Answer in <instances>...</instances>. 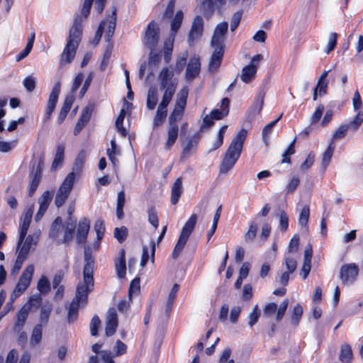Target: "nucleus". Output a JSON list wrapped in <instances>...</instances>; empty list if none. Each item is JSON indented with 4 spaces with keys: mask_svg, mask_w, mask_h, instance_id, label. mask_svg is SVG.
<instances>
[{
    "mask_svg": "<svg viewBox=\"0 0 363 363\" xmlns=\"http://www.w3.org/2000/svg\"><path fill=\"white\" fill-rule=\"evenodd\" d=\"M84 261L85 264L83 271L84 281L77 285L75 297L72 299L67 308V320L69 323L77 320L80 304L86 303L88 293L91 291L94 287L93 274L94 260L87 250L84 251Z\"/></svg>",
    "mask_w": 363,
    "mask_h": 363,
    "instance_id": "f257e3e1",
    "label": "nucleus"
},
{
    "mask_svg": "<svg viewBox=\"0 0 363 363\" xmlns=\"http://www.w3.org/2000/svg\"><path fill=\"white\" fill-rule=\"evenodd\" d=\"M94 0H84L81 14L77 15L69 33V37L60 55V64L70 63L75 57L77 49L82 35V22L88 17Z\"/></svg>",
    "mask_w": 363,
    "mask_h": 363,
    "instance_id": "f03ea898",
    "label": "nucleus"
},
{
    "mask_svg": "<svg viewBox=\"0 0 363 363\" xmlns=\"http://www.w3.org/2000/svg\"><path fill=\"white\" fill-rule=\"evenodd\" d=\"M324 109L325 108L323 104L318 105V106L316 108L315 112L313 113L311 118V123H315L320 119L323 113Z\"/></svg>",
    "mask_w": 363,
    "mask_h": 363,
    "instance_id": "338daca9",
    "label": "nucleus"
},
{
    "mask_svg": "<svg viewBox=\"0 0 363 363\" xmlns=\"http://www.w3.org/2000/svg\"><path fill=\"white\" fill-rule=\"evenodd\" d=\"M203 20L200 16H196L192 22L191 30L188 36L189 45H192L195 40H199L203 35Z\"/></svg>",
    "mask_w": 363,
    "mask_h": 363,
    "instance_id": "ddd939ff",
    "label": "nucleus"
},
{
    "mask_svg": "<svg viewBox=\"0 0 363 363\" xmlns=\"http://www.w3.org/2000/svg\"><path fill=\"white\" fill-rule=\"evenodd\" d=\"M352 355V348L348 344H345L341 346L340 360L342 363H351Z\"/></svg>",
    "mask_w": 363,
    "mask_h": 363,
    "instance_id": "473e14b6",
    "label": "nucleus"
},
{
    "mask_svg": "<svg viewBox=\"0 0 363 363\" xmlns=\"http://www.w3.org/2000/svg\"><path fill=\"white\" fill-rule=\"evenodd\" d=\"M183 192L182 188V181L180 177L177 178L173 186H172L171 190V203L173 205H175L178 203L179 199Z\"/></svg>",
    "mask_w": 363,
    "mask_h": 363,
    "instance_id": "5701e85b",
    "label": "nucleus"
},
{
    "mask_svg": "<svg viewBox=\"0 0 363 363\" xmlns=\"http://www.w3.org/2000/svg\"><path fill=\"white\" fill-rule=\"evenodd\" d=\"M35 268L33 264H29L23 270L21 274L18 283L11 295V299L12 301L19 297L30 286Z\"/></svg>",
    "mask_w": 363,
    "mask_h": 363,
    "instance_id": "0eeeda50",
    "label": "nucleus"
},
{
    "mask_svg": "<svg viewBox=\"0 0 363 363\" xmlns=\"http://www.w3.org/2000/svg\"><path fill=\"white\" fill-rule=\"evenodd\" d=\"M296 139H294L288 147L287 150L282 155V163H289L290 158L289 156L292 155L295 153L294 145H295Z\"/></svg>",
    "mask_w": 363,
    "mask_h": 363,
    "instance_id": "5fc2aeb1",
    "label": "nucleus"
},
{
    "mask_svg": "<svg viewBox=\"0 0 363 363\" xmlns=\"http://www.w3.org/2000/svg\"><path fill=\"white\" fill-rule=\"evenodd\" d=\"M189 89L183 87L177 95V100L173 111L169 116V127L167 130V140L165 143V148L169 150L176 142L179 135V127L177 122L180 121L183 116L185 109Z\"/></svg>",
    "mask_w": 363,
    "mask_h": 363,
    "instance_id": "7ed1b4c3",
    "label": "nucleus"
},
{
    "mask_svg": "<svg viewBox=\"0 0 363 363\" xmlns=\"http://www.w3.org/2000/svg\"><path fill=\"white\" fill-rule=\"evenodd\" d=\"M157 90L155 87H150L148 90L147 98V108L150 110H153L158 101Z\"/></svg>",
    "mask_w": 363,
    "mask_h": 363,
    "instance_id": "72a5a7b5",
    "label": "nucleus"
},
{
    "mask_svg": "<svg viewBox=\"0 0 363 363\" xmlns=\"http://www.w3.org/2000/svg\"><path fill=\"white\" fill-rule=\"evenodd\" d=\"M94 230L96 233L98 240H101L105 232V225L102 220H97L95 222Z\"/></svg>",
    "mask_w": 363,
    "mask_h": 363,
    "instance_id": "4d7b16f0",
    "label": "nucleus"
},
{
    "mask_svg": "<svg viewBox=\"0 0 363 363\" xmlns=\"http://www.w3.org/2000/svg\"><path fill=\"white\" fill-rule=\"evenodd\" d=\"M52 199V194L49 191H45L40 196L38 199L39 207L42 208V211H47Z\"/></svg>",
    "mask_w": 363,
    "mask_h": 363,
    "instance_id": "e433bc0d",
    "label": "nucleus"
},
{
    "mask_svg": "<svg viewBox=\"0 0 363 363\" xmlns=\"http://www.w3.org/2000/svg\"><path fill=\"white\" fill-rule=\"evenodd\" d=\"M182 20H183V13L182 11H179L177 12L175 16L174 17V18L172 19V23H171V29H172V31L173 32L174 35H175V33L177 32V30L180 28L181 24L182 23Z\"/></svg>",
    "mask_w": 363,
    "mask_h": 363,
    "instance_id": "37998d69",
    "label": "nucleus"
},
{
    "mask_svg": "<svg viewBox=\"0 0 363 363\" xmlns=\"http://www.w3.org/2000/svg\"><path fill=\"white\" fill-rule=\"evenodd\" d=\"M302 314V306L300 304H296V306L294 308L293 314L291 315L292 323L295 325H298L300 319L301 318Z\"/></svg>",
    "mask_w": 363,
    "mask_h": 363,
    "instance_id": "3c124183",
    "label": "nucleus"
},
{
    "mask_svg": "<svg viewBox=\"0 0 363 363\" xmlns=\"http://www.w3.org/2000/svg\"><path fill=\"white\" fill-rule=\"evenodd\" d=\"M230 100L228 98H223L221 101L222 110L213 109L210 115L215 120H220L226 116L229 113Z\"/></svg>",
    "mask_w": 363,
    "mask_h": 363,
    "instance_id": "412c9836",
    "label": "nucleus"
},
{
    "mask_svg": "<svg viewBox=\"0 0 363 363\" xmlns=\"http://www.w3.org/2000/svg\"><path fill=\"white\" fill-rule=\"evenodd\" d=\"M363 122V112L359 111L347 125L352 130H357Z\"/></svg>",
    "mask_w": 363,
    "mask_h": 363,
    "instance_id": "a19ab883",
    "label": "nucleus"
},
{
    "mask_svg": "<svg viewBox=\"0 0 363 363\" xmlns=\"http://www.w3.org/2000/svg\"><path fill=\"white\" fill-rule=\"evenodd\" d=\"M75 180V173L70 172L60 185L55 199L57 208L62 206L69 196Z\"/></svg>",
    "mask_w": 363,
    "mask_h": 363,
    "instance_id": "6e6552de",
    "label": "nucleus"
},
{
    "mask_svg": "<svg viewBox=\"0 0 363 363\" xmlns=\"http://www.w3.org/2000/svg\"><path fill=\"white\" fill-rule=\"evenodd\" d=\"M101 325V320L99 316L94 315L91 320L90 323V332L92 336H96L98 335V329Z\"/></svg>",
    "mask_w": 363,
    "mask_h": 363,
    "instance_id": "603ef678",
    "label": "nucleus"
},
{
    "mask_svg": "<svg viewBox=\"0 0 363 363\" xmlns=\"http://www.w3.org/2000/svg\"><path fill=\"white\" fill-rule=\"evenodd\" d=\"M43 337V326L42 324H37L35 325L32 330L31 336L30 338V345L32 347L38 345Z\"/></svg>",
    "mask_w": 363,
    "mask_h": 363,
    "instance_id": "cd10ccee",
    "label": "nucleus"
},
{
    "mask_svg": "<svg viewBox=\"0 0 363 363\" xmlns=\"http://www.w3.org/2000/svg\"><path fill=\"white\" fill-rule=\"evenodd\" d=\"M92 111H93L92 106H86L83 109L82 113L79 120H80L81 121H82L86 124L89 122V121L90 120Z\"/></svg>",
    "mask_w": 363,
    "mask_h": 363,
    "instance_id": "e2e57ef3",
    "label": "nucleus"
},
{
    "mask_svg": "<svg viewBox=\"0 0 363 363\" xmlns=\"http://www.w3.org/2000/svg\"><path fill=\"white\" fill-rule=\"evenodd\" d=\"M113 350L115 352L116 356H120L126 352L127 346L122 341L118 340L113 347Z\"/></svg>",
    "mask_w": 363,
    "mask_h": 363,
    "instance_id": "bf43d9fd",
    "label": "nucleus"
},
{
    "mask_svg": "<svg viewBox=\"0 0 363 363\" xmlns=\"http://www.w3.org/2000/svg\"><path fill=\"white\" fill-rule=\"evenodd\" d=\"M107 25L105 39L106 41L110 42L112 36L114 34L116 24V8L113 7L111 15L107 21H102L95 33L92 43L94 45H96L102 36L106 25Z\"/></svg>",
    "mask_w": 363,
    "mask_h": 363,
    "instance_id": "423d86ee",
    "label": "nucleus"
},
{
    "mask_svg": "<svg viewBox=\"0 0 363 363\" xmlns=\"http://www.w3.org/2000/svg\"><path fill=\"white\" fill-rule=\"evenodd\" d=\"M31 218H32V213H30L28 212L24 216L22 224L21 225V231H20L19 239H18V247H20L21 244L23 242V241L24 240V239L26 236L30 224Z\"/></svg>",
    "mask_w": 363,
    "mask_h": 363,
    "instance_id": "bb28decb",
    "label": "nucleus"
},
{
    "mask_svg": "<svg viewBox=\"0 0 363 363\" xmlns=\"http://www.w3.org/2000/svg\"><path fill=\"white\" fill-rule=\"evenodd\" d=\"M74 101V96L72 94H68L64 101L63 106L61 108L60 114L57 118V123H62L67 116L73 103Z\"/></svg>",
    "mask_w": 363,
    "mask_h": 363,
    "instance_id": "aec40b11",
    "label": "nucleus"
},
{
    "mask_svg": "<svg viewBox=\"0 0 363 363\" xmlns=\"http://www.w3.org/2000/svg\"><path fill=\"white\" fill-rule=\"evenodd\" d=\"M61 223L62 219L60 217L55 219L50 230V237L55 238L58 236L61 228Z\"/></svg>",
    "mask_w": 363,
    "mask_h": 363,
    "instance_id": "09e8293b",
    "label": "nucleus"
},
{
    "mask_svg": "<svg viewBox=\"0 0 363 363\" xmlns=\"http://www.w3.org/2000/svg\"><path fill=\"white\" fill-rule=\"evenodd\" d=\"M84 78V75L82 72L79 73L74 79L73 84L71 87V91L69 94H72L74 96L75 91L79 88L82 84V80Z\"/></svg>",
    "mask_w": 363,
    "mask_h": 363,
    "instance_id": "0e129e2a",
    "label": "nucleus"
},
{
    "mask_svg": "<svg viewBox=\"0 0 363 363\" xmlns=\"http://www.w3.org/2000/svg\"><path fill=\"white\" fill-rule=\"evenodd\" d=\"M179 284H174L173 287L172 288V289L168 295V298H167V300L166 302V306H165V313L167 314V316H169V315L171 312L172 304H173L174 299L177 296V294L179 291Z\"/></svg>",
    "mask_w": 363,
    "mask_h": 363,
    "instance_id": "2f4dec72",
    "label": "nucleus"
},
{
    "mask_svg": "<svg viewBox=\"0 0 363 363\" xmlns=\"http://www.w3.org/2000/svg\"><path fill=\"white\" fill-rule=\"evenodd\" d=\"M148 221L152 226L157 229L159 226V220L157 217V213L155 208L150 207L147 209Z\"/></svg>",
    "mask_w": 363,
    "mask_h": 363,
    "instance_id": "de8ad7c7",
    "label": "nucleus"
},
{
    "mask_svg": "<svg viewBox=\"0 0 363 363\" xmlns=\"http://www.w3.org/2000/svg\"><path fill=\"white\" fill-rule=\"evenodd\" d=\"M283 113H281L276 120L270 122L267 125H266L262 130V138L265 143H267L268 138L272 133V130L274 125L279 121L281 118Z\"/></svg>",
    "mask_w": 363,
    "mask_h": 363,
    "instance_id": "58836bf2",
    "label": "nucleus"
},
{
    "mask_svg": "<svg viewBox=\"0 0 363 363\" xmlns=\"http://www.w3.org/2000/svg\"><path fill=\"white\" fill-rule=\"evenodd\" d=\"M257 232V225L255 221L250 223L249 229L245 234V240L247 242H252L256 237Z\"/></svg>",
    "mask_w": 363,
    "mask_h": 363,
    "instance_id": "79ce46f5",
    "label": "nucleus"
},
{
    "mask_svg": "<svg viewBox=\"0 0 363 363\" xmlns=\"http://www.w3.org/2000/svg\"><path fill=\"white\" fill-rule=\"evenodd\" d=\"M64 152H65V145L63 144L58 145L57 147L55 156V158L52 162V167H51V169L52 170H55L59 167L62 166L63 159H64Z\"/></svg>",
    "mask_w": 363,
    "mask_h": 363,
    "instance_id": "7c9ffc66",
    "label": "nucleus"
},
{
    "mask_svg": "<svg viewBox=\"0 0 363 363\" xmlns=\"http://www.w3.org/2000/svg\"><path fill=\"white\" fill-rule=\"evenodd\" d=\"M167 108L161 106L157 107L156 115L153 121V127L157 128L160 126L167 117Z\"/></svg>",
    "mask_w": 363,
    "mask_h": 363,
    "instance_id": "f704fd0d",
    "label": "nucleus"
},
{
    "mask_svg": "<svg viewBox=\"0 0 363 363\" xmlns=\"http://www.w3.org/2000/svg\"><path fill=\"white\" fill-rule=\"evenodd\" d=\"M259 315L260 312L259 310V307L257 305H255L248 317V324L250 327H252L255 324L257 323Z\"/></svg>",
    "mask_w": 363,
    "mask_h": 363,
    "instance_id": "864d4df0",
    "label": "nucleus"
},
{
    "mask_svg": "<svg viewBox=\"0 0 363 363\" xmlns=\"http://www.w3.org/2000/svg\"><path fill=\"white\" fill-rule=\"evenodd\" d=\"M27 259V256L18 252V257L15 262L12 272L13 274H17L20 271L23 262Z\"/></svg>",
    "mask_w": 363,
    "mask_h": 363,
    "instance_id": "680f3d73",
    "label": "nucleus"
},
{
    "mask_svg": "<svg viewBox=\"0 0 363 363\" xmlns=\"http://www.w3.org/2000/svg\"><path fill=\"white\" fill-rule=\"evenodd\" d=\"M160 40V28L159 25L152 21L147 26L144 37V44L150 50H154L158 44Z\"/></svg>",
    "mask_w": 363,
    "mask_h": 363,
    "instance_id": "1a4fd4ad",
    "label": "nucleus"
},
{
    "mask_svg": "<svg viewBox=\"0 0 363 363\" xmlns=\"http://www.w3.org/2000/svg\"><path fill=\"white\" fill-rule=\"evenodd\" d=\"M173 76V71L169 70L167 67H163L159 74L160 87L166 89L170 83H174L172 81Z\"/></svg>",
    "mask_w": 363,
    "mask_h": 363,
    "instance_id": "4be33fe9",
    "label": "nucleus"
},
{
    "mask_svg": "<svg viewBox=\"0 0 363 363\" xmlns=\"http://www.w3.org/2000/svg\"><path fill=\"white\" fill-rule=\"evenodd\" d=\"M60 86L61 84L60 82H57L53 86L49 96L47 107L55 110L60 93Z\"/></svg>",
    "mask_w": 363,
    "mask_h": 363,
    "instance_id": "c756f323",
    "label": "nucleus"
},
{
    "mask_svg": "<svg viewBox=\"0 0 363 363\" xmlns=\"http://www.w3.org/2000/svg\"><path fill=\"white\" fill-rule=\"evenodd\" d=\"M52 310V306L49 303L43 304L40 306V317H39L40 323L39 324H42V326L47 325V323H48Z\"/></svg>",
    "mask_w": 363,
    "mask_h": 363,
    "instance_id": "c85d7f7f",
    "label": "nucleus"
},
{
    "mask_svg": "<svg viewBox=\"0 0 363 363\" xmlns=\"http://www.w3.org/2000/svg\"><path fill=\"white\" fill-rule=\"evenodd\" d=\"M299 245V235L298 234L294 235L290 240L288 247V252L289 253L296 252L298 250Z\"/></svg>",
    "mask_w": 363,
    "mask_h": 363,
    "instance_id": "69168bd1",
    "label": "nucleus"
},
{
    "mask_svg": "<svg viewBox=\"0 0 363 363\" xmlns=\"http://www.w3.org/2000/svg\"><path fill=\"white\" fill-rule=\"evenodd\" d=\"M37 289L40 294H47L50 290V284L48 279L43 275L38 281Z\"/></svg>",
    "mask_w": 363,
    "mask_h": 363,
    "instance_id": "ea45409f",
    "label": "nucleus"
},
{
    "mask_svg": "<svg viewBox=\"0 0 363 363\" xmlns=\"http://www.w3.org/2000/svg\"><path fill=\"white\" fill-rule=\"evenodd\" d=\"M289 305V300L286 298L282 301V303L280 304L279 308H277V315H276V320L277 321H280L282 318L284 317L285 312L287 309Z\"/></svg>",
    "mask_w": 363,
    "mask_h": 363,
    "instance_id": "052dcab7",
    "label": "nucleus"
},
{
    "mask_svg": "<svg viewBox=\"0 0 363 363\" xmlns=\"http://www.w3.org/2000/svg\"><path fill=\"white\" fill-rule=\"evenodd\" d=\"M227 128H228V125H223L220 128V129L218 132V138H217L216 141L213 143L212 147L209 150V151L216 150L223 145L224 134H225Z\"/></svg>",
    "mask_w": 363,
    "mask_h": 363,
    "instance_id": "c03bdc74",
    "label": "nucleus"
},
{
    "mask_svg": "<svg viewBox=\"0 0 363 363\" xmlns=\"http://www.w3.org/2000/svg\"><path fill=\"white\" fill-rule=\"evenodd\" d=\"M113 235L120 243H122L128 236V228L125 226L116 228L114 229Z\"/></svg>",
    "mask_w": 363,
    "mask_h": 363,
    "instance_id": "a18cd8bd",
    "label": "nucleus"
},
{
    "mask_svg": "<svg viewBox=\"0 0 363 363\" xmlns=\"http://www.w3.org/2000/svg\"><path fill=\"white\" fill-rule=\"evenodd\" d=\"M89 228L90 222L88 218H83L79 220L77 233V239L78 242L82 243L85 242L89 233Z\"/></svg>",
    "mask_w": 363,
    "mask_h": 363,
    "instance_id": "6ab92c4d",
    "label": "nucleus"
},
{
    "mask_svg": "<svg viewBox=\"0 0 363 363\" xmlns=\"http://www.w3.org/2000/svg\"><path fill=\"white\" fill-rule=\"evenodd\" d=\"M309 215V207L308 206H303L299 215L298 224L302 227H306L308 225Z\"/></svg>",
    "mask_w": 363,
    "mask_h": 363,
    "instance_id": "49530a36",
    "label": "nucleus"
},
{
    "mask_svg": "<svg viewBox=\"0 0 363 363\" xmlns=\"http://www.w3.org/2000/svg\"><path fill=\"white\" fill-rule=\"evenodd\" d=\"M30 311V304L25 303L16 315V320L13 330L14 333H20L26 325Z\"/></svg>",
    "mask_w": 363,
    "mask_h": 363,
    "instance_id": "f8f14e48",
    "label": "nucleus"
},
{
    "mask_svg": "<svg viewBox=\"0 0 363 363\" xmlns=\"http://www.w3.org/2000/svg\"><path fill=\"white\" fill-rule=\"evenodd\" d=\"M40 236V230H35L33 234L29 235L26 238H25L23 242L21 244L19 249L20 253L28 257L30 251L31 250H34L35 246L37 245Z\"/></svg>",
    "mask_w": 363,
    "mask_h": 363,
    "instance_id": "9b49d317",
    "label": "nucleus"
},
{
    "mask_svg": "<svg viewBox=\"0 0 363 363\" xmlns=\"http://www.w3.org/2000/svg\"><path fill=\"white\" fill-rule=\"evenodd\" d=\"M176 84L170 83L169 86L165 89L164 95L162 96V101L159 104V106L167 108V106L171 101L172 96L175 92Z\"/></svg>",
    "mask_w": 363,
    "mask_h": 363,
    "instance_id": "a878e982",
    "label": "nucleus"
},
{
    "mask_svg": "<svg viewBox=\"0 0 363 363\" xmlns=\"http://www.w3.org/2000/svg\"><path fill=\"white\" fill-rule=\"evenodd\" d=\"M85 158L86 154L84 151H82L81 152L79 153L75 160L73 167V171L72 172L74 173V172H79L82 169L84 162L85 161Z\"/></svg>",
    "mask_w": 363,
    "mask_h": 363,
    "instance_id": "8fccbe9b",
    "label": "nucleus"
},
{
    "mask_svg": "<svg viewBox=\"0 0 363 363\" xmlns=\"http://www.w3.org/2000/svg\"><path fill=\"white\" fill-rule=\"evenodd\" d=\"M289 226V217L287 213L281 211L279 213V227L281 231L285 232L287 230Z\"/></svg>",
    "mask_w": 363,
    "mask_h": 363,
    "instance_id": "13d9d810",
    "label": "nucleus"
},
{
    "mask_svg": "<svg viewBox=\"0 0 363 363\" xmlns=\"http://www.w3.org/2000/svg\"><path fill=\"white\" fill-rule=\"evenodd\" d=\"M118 325V323L116 310L114 308H111L108 309L106 315L105 328L106 335L108 337L112 336L116 333Z\"/></svg>",
    "mask_w": 363,
    "mask_h": 363,
    "instance_id": "dca6fc26",
    "label": "nucleus"
},
{
    "mask_svg": "<svg viewBox=\"0 0 363 363\" xmlns=\"http://www.w3.org/2000/svg\"><path fill=\"white\" fill-rule=\"evenodd\" d=\"M337 34L335 33H332L330 34L328 41V45H327V50L326 52L329 53L332 50H334V48L336 46L337 44Z\"/></svg>",
    "mask_w": 363,
    "mask_h": 363,
    "instance_id": "774afa93",
    "label": "nucleus"
},
{
    "mask_svg": "<svg viewBox=\"0 0 363 363\" xmlns=\"http://www.w3.org/2000/svg\"><path fill=\"white\" fill-rule=\"evenodd\" d=\"M125 250L121 249L119 252V257L115 263L116 270L118 277L121 279L123 278L125 275Z\"/></svg>",
    "mask_w": 363,
    "mask_h": 363,
    "instance_id": "b1692460",
    "label": "nucleus"
},
{
    "mask_svg": "<svg viewBox=\"0 0 363 363\" xmlns=\"http://www.w3.org/2000/svg\"><path fill=\"white\" fill-rule=\"evenodd\" d=\"M256 73L257 66L255 65L245 66L242 69L241 80L245 83H249L255 78Z\"/></svg>",
    "mask_w": 363,
    "mask_h": 363,
    "instance_id": "393cba45",
    "label": "nucleus"
},
{
    "mask_svg": "<svg viewBox=\"0 0 363 363\" xmlns=\"http://www.w3.org/2000/svg\"><path fill=\"white\" fill-rule=\"evenodd\" d=\"M359 267L354 263L343 264L339 272V278L343 284H352L359 275Z\"/></svg>",
    "mask_w": 363,
    "mask_h": 363,
    "instance_id": "9d476101",
    "label": "nucleus"
},
{
    "mask_svg": "<svg viewBox=\"0 0 363 363\" xmlns=\"http://www.w3.org/2000/svg\"><path fill=\"white\" fill-rule=\"evenodd\" d=\"M228 28V24L227 22H222L216 26L211 39L212 47L225 48V35L227 33Z\"/></svg>",
    "mask_w": 363,
    "mask_h": 363,
    "instance_id": "4468645a",
    "label": "nucleus"
},
{
    "mask_svg": "<svg viewBox=\"0 0 363 363\" xmlns=\"http://www.w3.org/2000/svg\"><path fill=\"white\" fill-rule=\"evenodd\" d=\"M35 84H36L35 78L33 76H28V77H26L23 81V84L24 87L29 92L33 91L35 89Z\"/></svg>",
    "mask_w": 363,
    "mask_h": 363,
    "instance_id": "6e6d98bb",
    "label": "nucleus"
},
{
    "mask_svg": "<svg viewBox=\"0 0 363 363\" xmlns=\"http://www.w3.org/2000/svg\"><path fill=\"white\" fill-rule=\"evenodd\" d=\"M32 172L30 173V183L38 185L41 179V173L44 166V156L40 155L38 159L31 161Z\"/></svg>",
    "mask_w": 363,
    "mask_h": 363,
    "instance_id": "f3484780",
    "label": "nucleus"
},
{
    "mask_svg": "<svg viewBox=\"0 0 363 363\" xmlns=\"http://www.w3.org/2000/svg\"><path fill=\"white\" fill-rule=\"evenodd\" d=\"M201 71V62L199 57L190 58L186 69L185 77L188 82H192L199 77Z\"/></svg>",
    "mask_w": 363,
    "mask_h": 363,
    "instance_id": "2eb2a0df",
    "label": "nucleus"
},
{
    "mask_svg": "<svg viewBox=\"0 0 363 363\" xmlns=\"http://www.w3.org/2000/svg\"><path fill=\"white\" fill-rule=\"evenodd\" d=\"M335 150V145L330 142L328 148L323 154L321 166L325 169L330 162Z\"/></svg>",
    "mask_w": 363,
    "mask_h": 363,
    "instance_id": "c9c22d12",
    "label": "nucleus"
},
{
    "mask_svg": "<svg viewBox=\"0 0 363 363\" xmlns=\"http://www.w3.org/2000/svg\"><path fill=\"white\" fill-rule=\"evenodd\" d=\"M197 216L196 214H192L189 220L185 223L183 227L180 235L179 237L178 241L173 250L172 252V257L176 259L177 258L182 251L183 250L189 235H191L192 230L194 228V226L196 223Z\"/></svg>",
    "mask_w": 363,
    "mask_h": 363,
    "instance_id": "39448f33",
    "label": "nucleus"
},
{
    "mask_svg": "<svg viewBox=\"0 0 363 363\" xmlns=\"http://www.w3.org/2000/svg\"><path fill=\"white\" fill-rule=\"evenodd\" d=\"M214 51L211 55L209 64L208 71L211 73L216 72L220 66L224 54V48L213 47Z\"/></svg>",
    "mask_w": 363,
    "mask_h": 363,
    "instance_id": "a211bd4d",
    "label": "nucleus"
},
{
    "mask_svg": "<svg viewBox=\"0 0 363 363\" xmlns=\"http://www.w3.org/2000/svg\"><path fill=\"white\" fill-rule=\"evenodd\" d=\"M246 137L247 130L242 129L232 140L220 164V174H225L233 167L240 156Z\"/></svg>",
    "mask_w": 363,
    "mask_h": 363,
    "instance_id": "20e7f679",
    "label": "nucleus"
},
{
    "mask_svg": "<svg viewBox=\"0 0 363 363\" xmlns=\"http://www.w3.org/2000/svg\"><path fill=\"white\" fill-rule=\"evenodd\" d=\"M349 129V126L347 124L340 125L333 133L330 142H333V144H334L335 140L343 138Z\"/></svg>",
    "mask_w": 363,
    "mask_h": 363,
    "instance_id": "4c0bfd02",
    "label": "nucleus"
}]
</instances>
